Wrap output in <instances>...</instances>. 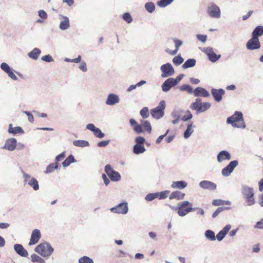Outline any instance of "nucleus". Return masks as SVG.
<instances>
[{"label":"nucleus","mask_w":263,"mask_h":263,"mask_svg":"<svg viewBox=\"0 0 263 263\" xmlns=\"http://www.w3.org/2000/svg\"><path fill=\"white\" fill-rule=\"evenodd\" d=\"M135 142H136V144L143 145L144 143L145 142V139L143 137L138 136L135 138Z\"/></svg>","instance_id":"bf43d9fd"},{"label":"nucleus","mask_w":263,"mask_h":263,"mask_svg":"<svg viewBox=\"0 0 263 263\" xmlns=\"http://www.w3.org/2000/svg\"><path fill=\"white\" fill-rule=\"evenodd\" d=\"M148 108L147 107H143L140 111V115L143 119H146L149 116Z\"/></svg>","instance_id":"49530a36"},{"label":"nucleus","mask_w":263,"mask_h":263,"mask_svg":"<svg viewBox=\"0 0 263 263\" xmlns=\"http://www.w3.org/2000/svg\"><path fill=\"white\" fill-rule=\"evenodd\" d=\"M196 37L198 40L203 43H205L207 40V36L205 35L198 34L196 35Z\"/></svg>","instance_id":"69168bd1"},{"label":"nucleus","mask_w":263,"mask_h":263,"mask_svg":"<svg viewBox=\"0 0 263 263\" xmlns=\"http://www.w3.org/2000/svg\"><path fill=\"white\" fill-rule=\"evenodd\" d=\"M141 123L142 127L148 133H151L152 131V126L150 123L147 120H141Z\"/></svg>","instance_id":"e433bc0d"},{"label":"nucleus","mask_w":263,"mask_h":263,"mask_svg":"<svg viewBox=\"0 0 263 263\" xmlns=\"http://www.w3.org/2000/svg\"><path fill=\"white\" fill-rule=\"evenodd\" d=\"M172 61L175 65L178 66L183 62L184 59L180 55H178L175 57Z\"/></svg>","instance_id":"c03bdc74"},{"label":"nucleus","mask_w":263,"mask_h":263,"mask_svg":"<svg viewBox=\"0 0 263 263\" xmlns=\"http://www.w3.org/2000/svg\"><path fill=\"white\" fill-rule=\"evenodd\" d=\"M184 112V111L180 108L174 109L171 112V116L173 119L181 120L182 114Z\"/></svg>","instance_id":"393cba45"},{"label":"nucleus","mask_w":263,"mask_h":263,"mask_svg":"<svg viewBox=\"0 0 263 263\" xmlns=\"http://www.w3.org/2000/svg\"><path fill=\"white\" fill-rule=\"evenodd\" d=\"M176 86L174 78H169L166 79L162 84L161 88L163 92H166L171 90V89Z\"/></svg>","instance_id":"4468645a"},{"label":"nucleus","mask_w":263,"mask_h":263,"mask_svg":"<svg viewBox=\"0 0 263 263\" xmlns=\"http://www.w3.org/2000/svg\"><path fill=\"white\" fill-rule=\"evenodd\" d=\"M16 146V139L14 138H10L6 140L5 144L3 147V148L10 152H12L15 150Z\"/></svg>","instance_id":"9b49d317"},{"label":"nucleus","mask_w":263,"mask_h":263,"mask_svg":"<svg viewBox=\"0 0 263 263\" xmlns=\"http://www.w3.org/2000/svg\"><path fill=\"white\" fill-rule=\"evenodd\" d=\"M179 89L182 91H187L188 93L191 94L194 93V90L193 88L189 84H183L179 87Z\"/></svg>","instance_id":"4c0bfd02"},{"label":"nucleus","mask_w":263,"mask_h":263,"mask_svg":"<svg viewBox=\"0 0 263 263\" xmlns=\"http://www.w3.org/2000/svg\"><path fill=\"white\" fill-rule=\"evenodd\" d=\"M173 41L175 44V46L177 50H178L179 47L182 45V42L177 39H173Z\"/></svg>","instance_id":"0e129e2a"},{"label":"nucleus","mask_w":263,"mask_h":263,"mask_svg":"<svg viewBox=\"0 0 263 263\" xmlns=\"http://www.w3.org/2000/svg\"><path fill=\"white\" fill-rule=\"evenodd\" d=\"M196 65V60L194 59H189L187 60L182 65V67L183 69H187L193 67Z\"/></svg>","instance_id":"72a5a7b5"},{"label":"nucleus","mask_w":263,"mask_h":263,"mask_svg":"<svg viewBox=\"0 0 263 263\" xmlns=\"http://www.w3.org/2000/svg\"><path fill=\"white\" fill-rule=\"evenodd\" d=\"M246 47L248 50H255L260 48V44L259 39L252 37L247 42Z\"/></svg>","instance_id":"ddd939ff"},{"label":"nucleus","mask_w":263,"mask_h":263,"mask_svg":"<svg viewBox=\"0 0 263 263\" xmlns=\"http://www.w3.org/2000/svg\"><path fill=\"white\" fill-rule=\"evenodd\" d=\"M120 99L119 96L115 93H111L108 95L105 103L108 105L113 106L118 103Z\"/></svg>","instance_id":"f3484780"},{"label":"nucleus","mask_w":263,"mask_h":263,"mask_svg":"<svg viewBox=\"0 0 263 263\" xmlns=\"http://www.w3.org/2000/svg\"><path fill=\"white\" fill-rule=\"evenodd\" d=\"M123 18L127 23H130L133 21L132 17L131 16L130 14L128 12L123 14Z\"/></svg>","instance_id":"864d4df0"},{"label":"nucleus","mask_w":263,"mask_h":263,"mask_svg":"<svg viewBox=\"0 0 263 263\" xmlns=\"http://www.w3.org/2000/svg\"><path fill=\"white\" fill-rule=\"evenodd\" d=\"M145 8L149 13H152L155 9V6L152 2H148L145 4Z\"/></svg>","instance_id":"79ce46f5"},{"label":"nucleus","mask_w":263,"mask_h":263,"mask_svg":"<svg viewBox=\"0 0 263 263\" xmlns=\"http://www.w3.org/2000/svg\"><path fill=\"white\" fill-rule=\"evenodd\" d=\"M21 172L23 174V178H24V182L26 183H28V181L29 179H30V178H31L32 177H31V176L28 174H26L23 170H21Z\"/></svg>","instance_id":"13d9d810"},{"label":"nucleus","mask_w":263,"mask_h":263,"mask_svg":"<svg viewBox=\"0 0 263 263\" xmlns=\"http://www.w3.org/2000/svg\"><path fill=\"white\" fill-rule=\"evenodd\" d=\"M174 0H161L158 2V5L160 7H165L170 4Z\"/></svg>","instance_id":"de8ad7c7"},{"label":"nucleus","mask_w":263,"mask_h":263,"mask_svg":"<svg viewBox=\"0 0 263 263\" xmlns=\"http://www.w3.org/2000/svg\"><path fill=\"white\" fill-rule=\"evenodd\" d=\"M41 237V234L40 230L38 229H34L32 232L29 245L31 246L37 243Z\"/></svg>","instance_id":"2eb2a0df"},{"label":"nucleus","mask_w":263,"mask_h":263,"mask_svg":"<svg viewBox=\"0 0 263 263\" xmlns=\"http://www.w3.org/2000/svg\"><path fill=\"white\" fill-rule=\"evenodd\" d=\"M231 228V226L230 224L226 225L222 230L220 231L216 235V238H217V239L219 241H221L225 237Z\"/></svg>","instance_id":"aec40b11"},{"label":"nucleus","mask_w":263,"mask_h":263,"mask_svg":"<svg viewBox=\"0 0 263 263\" xmlns=\"http://www.w3.org/2000/svg\"><path fill=\"white\" fill-rule=\"evenodd\" d=\"M254 228L258 229H263V218L257 221L254 226Z\"/></svg>","instance_id":"774afa93"},{"label":"nucleus","mask_w":263,"mask_h":263,"mask_svg":"<svg viewBox=\"0 0 263 263\" xmlns=\"http://www.w3.org/2000/svg\"><path fill=\"white\" fill-rule=\"evenodd\" d=\"M41 60L47 62H51L53 61V58L50 54H47L42 57Z\"/></svg>","instance_id":"680f3d73"},{"label":"nucleus","mask_w":263,"mask_h":263,"mask_svg":"<svg viewBox=\"0 0 263 263\" xmlns=\"http://www.w3.org/2000/svg\"><path fill=\"white\" fill-rule=\"evenodd\" d=\"M227 123L231 124L233 127L245 128L246 126L243 120V114L240 111H235V113L227 119Z\"/></svg>","instance_id":"f03ea898"},{"label":"nucleus","mask_w":263,"mask_h":263,"mask_svg":"<svg viewBox=\"0 0 263 263\" xmlns=\"http://www.w3.org/2000/svg\"><path fill=\"white\" fill-rule=\"evenodd\" d=\"M60 17L61 18L59 25L60 29L62 30H65L68 29L70 27L69 20L68 17L62 15H60Z\"/></svg>","instance_id":"412c9836"},{"label":"nucleus","mask_w":263,"mask_h":263,"mask_svg":"<svg viewBox=\"0 0 263 263\" xmlns=\"http://www.w3.org/2000/svg\"><path fill=\"white\" fill-rule=\"evenodd\" d=\"M34 251L43 257H49L52 254L54 249L50 243L44 242L39 245Z\"/></svg>","instance_id":"7ed1b4c3"},{"label":"nucleus","mask_w":263,"mask_h":263,"mask_svg":"<svg viewBox=\"0 0 263 263\" xmlns=\"http://www.w3.org/2000/svg\"><path fill=\"white\" fill-rule=\"evenodd\" d=\"M229 208L227 207H219L213 213L212 217L213 218L216 217L220 213L224 211L225 209H228Z\"/></svg>","instance_id":"603ef678"},{"label":"nucleus","mask_w":263,"mask_h":263,"mask_svg":"<svg viewBox=\"0 0 263 263\" xmlns=\"http://www.w3.org/2000/svg\"><path fill=\"white\" fill-rule=\"evenodd\" d=\"M204 52L208 55L209 60L212 62H215L221 57L220 54H216L214 52L213 49L210 47L205 48Z\"/></svg>","instance_id":"f8f14e48"},{"label":"nucleus","mask_w":263,"mask_h":263,"mask_svg":"<svg viewBox=\"0 0 263 263\" xmlns=\"http://www.w3.org/2000/svg\"><path fill=\"white\" fill-rule=\"evenodd\" d=\"M93 133L96 137L99 138H103L105 136V134L99 128H97Z\"/></svg>","instance_id":"3c124183"},{"label":"nucleus","mask_w":263,"mask_h":263,"mask_svg":"<svg viewBox=\"0 0 263 263\" xmlns=\"http://www.w3.org/2000/svg\"><path fill=\"white\" fill-rule=\"evenodd\" d=\"M104 171L111 181L116 182L121 179L120 174L115 171L110 164L105 166Z\"/></svg>","instance_id":"0eeeda50"},{"label":"nucleus","mask_w":263,"mask_h":263,"mask_svg":"<svg viewBox=\"0 0 263 263\" xmlns=\"http://www.w3.org/2000/svg\"><path fill=\"white\" fill-rule=\"evenodd\" d=\"M31 261L33 262L45 263V261L36 254H32L31 255Z\"/></svg>","instance_id":"a19ab883"},{"label":"nucleus","mask_w":263,"mask_h":263,"mask_svg":"<svg viewBox=\"0 0 263 263\" xmlns=\"http://www.w3.org/2000/svg\"><path fill=\"white\" fill-rule=\"evenodd\" d=\"M146 151L143 145L142 144H135L133 146V152L136 155H139L142 154Z\"/></svg>","instance_id":"cd10ccee"},{"label":"nucleus","mask_w":263,"mask_h":263,"mask_svg":"<svg viewBox=\"0 0 263 263\" xmlns=\"http://www.w3.org/2000/svg\"><path fill=\"white\" fill-rule=\"evenodd\" d=\"M8 132L12 135H16L17 134H24V132L23 128L20 126H16L13 127L12 124H9Z\"/></svg>","instance_id":"b1692460"},{"label":"nucleus","mask_w":263,"mask_h":263,"mask_svg":"<svg viewBox=\"0 0 263 263\" xmlns=\"http://www.w3.org/2000/svg\"><path fill=\"white\" fill-rule=\"evenodd\" d=\"M195 126L193 125V123L187 124V128L184 131L183 136L185 139L189 138L193 133V128H195Z\"/></svg>","instance_id":"7c9ffc66"},{"label":"nucleus","mask_w":263,"mask_h":263,"mask_svg":"<svg viewBox=\"0 0 263 263\" xmlns=\"http://www.w3.org/2000/svg\"><path fill=\"white\" fill-rule=\"evenodd\" d=\"M110 211L114 213L126 214L128 211V207L126 202L119 203L115 207L110 209Z\"/></svg>","instance_id":"1a4fd4ad"},{"label":"nucleus","mask_w":263,"mask_h":263,"mask_svg":"<svg viewBox=\"0 0 263 263\" xmlns=\"http://www.w3.org/2000/svg\"><path fill=\"white\" fill-rule=\"evenodd\" d=\"M39 16L40 18L45 20L47 18V14L45 11L43 10H40L38 11Z\"/></svg>","instance_id":"e2e57ef3"},{"label":"nucleus","mask_w":263,"mask_h":263,"mask_svg":"<svg viewBox=\"0 0 263 263\" xmlns=\"http://www.w3.org/2000/svg\"><path fill=\"white\" fill-rule=\"evenodd\" d=\"M41 53V51L40 49L34 48L31 51L28 53V56L33 60H36Z\"/></svg>","instance_id":"c85d7f7f"},{"label":"nucleus","mask_w":263,"mask_h":263,"mask_svg":"<svg viewBox=\"0 0 263 263\" xmlns=\"http://www.w3.org/2000/svg\"><path fill=\"white\" fill-rule=\"evenodd\" d=\"M194 95L196 97H208L210 96L209 92L204 88L198 87L194 90Z\"/></svg>","instance_id":"6ab92c4d"},{"label":"nucleus","mask_w":263,"mask_h":263,"mask_svg":"<svg viewBox=\"0 0 263 263\" xmlns=\"http://www.w3.org/2000/svg\"><path fill=\"white\" fill-rule=\"evenodd\" d=\"M158 195L156 194V193H149L145 197V199L147 201H152L153 200L155 199V198H157V196Z\"/></svg>","instance_id":"5fc2aeb1"},{"label":"nucleus","mask_w":263,"mask_h":263,"mask_svg":"<svg viewBox=\"0 0 263 263\" xmlns=\"http://www.w3.org/2000/svg\"><path fill=\"white\" fill-rule=\"evenodd\" d=\"M207 13L213 18H219L221 16L220 9L215 3H210L207 8Z\"/></svg>","instance_id":"423d86ee"},{"label":"nucleus","mask_w":263,"mask_h":263,"mask_svg":"<svg viewBox=\"0 0 263 263\" xmlns=\"http://www.w3.org/2000/svg\"><path fill=\"white\" fill-rule=\"evenodd\" d=\"M28 184L29 185L34 191H37L39 189V184L38 181L34 177L30 178L28 181Z\"/></svg>","instance_id":"473e14b6"},{"label":"nucleus","mask_w":263,"mask_h":263,"mask_svg":"<svg viewBox=\"0 0 263 263\" xmlns=\"http://www.w3.org/2000/svg\"><path fill=\"white\" fill-rule=\"evenodd\" d=\"M263 34V26H258L255 27L252 33V37L258 39V37Z\"/></svg>","instance_id":"bb28decb"},{"label":"nucleus","mask_w":263,"mask_h":263,"mask_svg":"<svg viewBox=\"0 0 263 263\" xmlns=\"http://www.w3.org/2000/svg\"><path fill=\"white\" fill-rule=\"evenodd\" d=\"M189 205H191V203L187 201H184L178 203V206H179V210H181L182 208L188 206Z\"/></svg>","instance_id":"6e6d98bb"},{"label":"nucleus","mask_w":263,"mask_h":263,"mask_svg":"<svg viewBox=\"0 0 263 263\" xmlns=\"http://www.w3.org/2000/svg\"><path fill=\"white\" fill-rule=\"evenodd\" d=\"M160 70L162 72L161 77L163 78L170 77L175 73L174 69L170 63L162 65L160 67Z\"/></svg>","instance_id":"6e6552de"},{"label":"nucleus","mask_w":263,"mask_h":263,"mask_svg":"<svg viewBox=\"0 0 263 263\" xmlns=\"http://www.w3.org/2000/svg\"><path fill=\"white\" fill-rule=\"evenodd\" d=\"M133 130L137 134H140L143 132V130L142 129V126L141 123L140 124H137L134 127Z\"/></svg>","instance_id":"09e8293b"},{"label":"nucleus","mask_w":263,"mask_h":263,"mask_svg":"<svg viewBox=\"0 0 263 263\" xmlns=\"http://www.w3.org/2000/svg\"><path fill=\"white\" fill-rule=\"evenodd\" d=\"M199 185L201 188L209 190H215L217 187V185L215 183L208 180H203L201 181Z\"/></svg>","instance_id":"a211bd4d"},{"label":"nucleus","mask_w":263,"mask_h":263,"mask_svg":"<svg viewBox=\"0 0 263 263\" xmlns=\"http://www.w3.org/2000/svg\"><path fill=\"white\" fill-rule=\"evenodd\" d=\"M185 194L181 193L180 191H176L173 192L170 195V199H176L177 200L183 199L184 197Z\"/></svg>","instance_id":"c756f323"},{"label":"nucleus","mask_w":263,"mask_h":263,"mask_svg":"<svg viewBox=\"0 0 263 263\" xmlns=\"http://www.w3.org/2000/svg\"><path fill=\"white\" fill-rule=\"evenodd\" d=\"M205 236L207 239L210 241H214L216 239V236L214 231L208 230L205 232Z\"/></svg>","instance_id":"c9c22d12"},{"label":"nucleus","mask_w":263,"mask_h":263,"mask_svg":"<svg viewBox=\"0 0 263 263\" xmlns=\"http://www.w3.org/2000/svg\"><path fill=\"white\" fill-rule=\"evenodd\" d=\"M211 104L209 102H201V99L197 98L194 102H193L190 108L193 110H196L198 112H204L209 109L211 107Z\"/></svg>","instance_id":"20e7f679"},{"label":"nucleus","mask_w":263,"mask_h":263,"mask_svg":"<svg viewBox=\"0 0 263 263\" xmlns=\"http://www.w3.org/2000/svg\"><path fill=\"white\" fill-rule=\"evenodd\" d=\"M170 191H164L161 192H157L156 194L157 198H159V199H164L167 197L168 194H170Z\"/></svg>","instance_id":"37998d69"},{"label":"nucleus","mask_w":263,"mask_h":263,"mask_svg":"<svg viewBox=\"0 0 263 263\" xmlns=\"http://www.w3.org/2000/svg\"><path fill=\"white\" fill-rule=\"evenodd\" d=\"M165 106V102L164 100L161 101L156 107L151 110L152 116L156 119L161 118L164 116Z\"/></svg>","instance_id":"39448f33"},{"label":"nucleus","mask_w":263,"mask_h":263,"mask_svg":"<svg viewBox=\"0 0 263 263\" xmlns=\"http://www.w3.org/2000/svg\"><path fill=\"white\" fill-rule=\"evenodd\" d=\"M79 263H93V261L89 257L84 256L79 259Z\"/></svg>","instance_id":"a18cd8bd"},{"label":"nucleus","mask_w":263,"mask_h":263,"mask_svg":"<svg viewBox=\"0 0 263 263\" xmlns=\"http://www.w3.org/2000/svg\"><path fill=\"white\" fill-rule=\"evenodd\" d=\"M76 160L74 159V156L70 155L63 162L62 165L64 167L68 166L71 163L76 162Z\"/></svg>","instance_id":"f704fd0d"},{"label":"nucleus","mask_w":263,"mask_h":263,"mask_svg":"<svg viewBox=\"0 0 263 263\" xmlns=\"http://www.w3.org/2000/svg\"><path fill=\"white\" fill-rule=\"evenodd\" d=\"M6 73L8 74L9 77H10L13 80H14V81L17 80V78L16 76V75L14 73L13 70L12 69H11Z\"/></svg>","instance_id":"052dcab7"},{"label":"nucleus","mask_w":263,"mask_h":263,"mask_svg":"<svg viewBox=\"0 0 263 263\" xmlns=\"http://www.w3.org/2000/svg\"><path fill=\"white\" fill-rule=\"evenodd\" d=\"M225 91L222 88L211 89V93L216 102H220L222 100V97L224 94Z\"/></svg>","instance_id":"dca6fc26"},{"label":"nucleus","mask_w":263,"mask_h":263,"mask_svg":"<svg viewBox=\"0 0 263 263\" xmlns=\"http://www.w3.org/2000/svg\"><path fill=\"white\" fill-rule=\"evenodd\" d=\"M195 208H187L185 209L184 210L182 211L181 210H178V214L181 217L185 216L187 214H188L190 212H194L195 211Z\"/></svg>","instance_id":"58836bf2"},{"label":"nucleus","mask_w":263,"mask_h":263,"mask_svg":"<svg viewBox=\"0 0 263 263\" xmlns=\"http://www.w3.org/2000/svg\"><path fill=\"white\" fill-rule=\"evenodd\" d=\"M58 168V164L57 163H50L49 165L47 166L45 173L46 174L50 173L53 172V170H56Z\"/></svg>","instance_id":"ea45409f"},{"label":"nucleus","mask_w":263,"mask_h":263,"mask_svg":"<svg viewBox=\"0 0 263 263\" xmlns=\"http://www.w3.org/2000/svg\"><path fill=\"white\" fill-rule=\"evenodd\" d=\"M241 192L243 198L248 206H251L256 203L255 193L253 187L247 185L242 184Z\"/></svg>","instance_id":"f257e3e1"},{"label":"nucleus","mask_w":263,"mask_h":263,"mask_svg":"<svg viewBox=\"0 0 263 263\" xmlns=\"http://www.w3.org/2000/svg\"><path fill=\"white\" fill-rule=\"evenodd\" d=\"M184 112H185L186 114V115L183 116L182 117L181 120H182L183 121H186L190 120L192 118L193 115L190 111H189V110H186L185 111H184Z\"/></svg>","instance_id":"8fccbe9b"},{"label":"nucleus","mask_w":263,"mask_h":263,"mask_svg":"<svg viewBox=\"0 0 263 263\" xmlns=\"http://www.w3.org/2000/svg\"><path fill=\"white\" fill-rule=\"evenodd\" d=\"M72 144L77 147H85L89 146V143L87 141L83 140H77L73 141Z\"/></svg>","instance_id":"2f4dec72"},{"label":"nucleus","mask_w":263,"mask_h":263,"mask_svg":"<svg viewBox=\"0 0 263 263\" xmlns=\"http://www.w3.org/2000/svg\"><path fill=\"white\" fill-rule=\"evenodd\" d=\"M0 67L6 73H7L11 69V67L8 65V64L5 62L2 63Z\"/></svg>","instance_id":"4d7b16f0"},{"label":"nucleus","mask_w":263,"mask_h":263,"mask_svg":"<svg viewBox=\"0 0 263 263\" xmlns=\"http://www.w3.org/2000/svg\"><path fill=\"white\" fill-rule=\"evenodd\" d=\"M187 183L184 181H173L171 187L173 189H183L187 186Z\"/></svg>","instance_id":"a878e982"},{"label":"nucleus","mask_w":263,"mask_h":263,"mask_svg":"<svg viewBox=\"0 0 263 263\" xmlns=\"http://www.w3.org/2000/svg\"><path fill=\"white\" fill-rule=\"evenodd\" d=\"M109 140L102 141L98 142L97 145L100 147H105L109 144Z\"/></svg>","instance_id":"338daca9"},{"label":"nucleus","mask_w":263,"mask_h":263,"mask_svg":"<svg viewBox=\"0 0 263 263\" xmlns=\"http://www.w3.org/2000/svg\"><path fill=\"white\" fill-rule=\"evenodd\" d=\"M14 249L16 253L22 257H27L28 255V252L20 244L14 245Z\"/></svg>","instance_id":"4be33fe9"},{"label":"nucleus","mask_w":263,"mask_h":263,"mask_svg":"<svg viewBox=\"0 0 263 263\" xmlns=\"http://www.w3.org/2000/svg\"><path fill=\"white\" fill-rule=\"evenodd\" d=\"M238 164V161L233 160L231 161L228 165L224 167L221 171L222 175L224 177L229 176L233 172L234 168Z\"/></svg>","instance_id":"9d476101"},{"label":"nucleus","mask_w":263,"mask_h":263,"mask_svg":"<svg viewBox=\"0 0 263 263\" xmlns=\"http://www.w3.org/2000/svg\"><path fill=\"white\" fill-rule=\"evenodd\" d=\"M217 158L219 162H221L225 160H230L231 159V155L227 151H222L218 153Z\"/></svg>","instance_id":"5701e85b"}]
</instances>
